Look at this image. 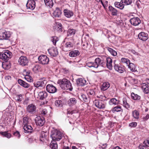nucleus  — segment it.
I'll return each instance as SVG.
<instances>
[{"instance_id": "obj_10", "label": "nucleus", "mask_w": 149, "mask_h": 149, "mask_svg": "<svg viewBox=\"0 0 149 149\" xmlns=\"http://www.w3.org/2000/svg\"><path fill=\"white\" fill-rule=\"evenodd\" d=\"M35 121L37 125L41 127L45 123L44 118L40 116L36 117L35 119Z\"/></svg>"}, {"instance_id": "obj_8", "label": "nucleus", "mask_w": 149, "mask_h": 149, "mask_svg": "<svg viewBox=\"0 0 149 149\" xmlns=\"http://www.w3.org/2000/svg\"><path fill=\"white\" fill-rule=\"evenodd\" d=\"M94 103L95 106L99 109H103L105 108V105L104 102L102 100H95L94 101Z\"/></svg>"}, {"instance_id": "obj_33", "label": "nucleus", "mask_w": 149, "mask_h": 149, "mask_svg": "<svg viewBox=\"0 0 149 149\" xmlns=\"http://www.w3.org/2000/svg\"><path fill=\"white\" fill-rule=\"evenodd\" d=\"M64 103L61 100H56L55 102V105L57 107H63Z\"/></svg>"}, {"instance_id": "obj_57", "label": "nucleus", "mask_w": 149, "mask_h": 149, "mask_svg": "<svg viewBox=\"0 0 149 149\" xmlns=\"http://www.w3.org/2000/svg\"><path fill=\"white\" fill-rule=\"evenodd\" d=\"M143 143L146 146L149 147V139H148L144 141Z\"/></svg>"}, {"instance_id": "obj_32", "label": "nucleus", "mask_w": 149, "mask_h": 149, "mask_svg": "<svg viewBox=\"0 0 149 149\" xmlns=\"http://www.w3.org/2000/svg\"><path fill=\"white\" fill-rule=\"evenodd\" d=\"M114 5L116 7L121 10H122L124 7V4L121 2H116L114 3Z\"/></svg>"}, {"instance_id": "obj_63", "label": "nucleus", "mask_w": 149, "mask_h": 149, "mask_svg": "<svg viewBox=\"0 0 149 149\" xmlns=\"http://www.w3.org/2000/svg\"><path fill=\"white\" fill-rule=\"evenodd\" d=\"M99 1H100L101 3H102V5L103 6L104 8H105V7H107V5L105 4H104L103 1H102V0H99Z\"/></svg>"}, {"instance_id": "obj_55", "label": "nucleus", "mask_w": 149, "mask_h": 149, "mask_svg": "<svg viewBox=\"0 0 149 149\" xmlns=\"http://www.w3.org/2000/svg\"><path fill=\"white\" fill-rule=\"evenodd\" d=\"M22 96L21 95H18L16 97V100L19 102H20L22 100Z\"/></svg>"}, {"instance_id": "obj_59", "label": "nucleus", "mask_w": 149, "mask_h": 149, "mask_svg": "<svg viewBox=\"0 0 149 149\" xmlns=\"http://www.w3.org/2000/svg\"><path fill=\"white\" fill-rule=\"evenodd\" d=\"M47 111L46 109H43L41 112L42 114L45 115L47 114Z\"/></svg>"}, {"instance_id": "obj_58", "label": "nucleus", "mask_w": 149, "mask_h": 149, "mask_svg": "<svg viewBox=\"0 0 149 149\" xmlns=\"http://www.w3.org/2000/svg\"><path fill=\"white\" fill-rule=\"evenodd\" d=\"M137 125V123L136 122H133L131 123H130L129 124V126H131L132 127H136Z\"/></svg>"}, {"instance_id": "obj_42", "label": "nucleus", "mask_w": 149, "mask_h": 149, "mask_svg": "<svg viewBox=\"0 0 149 149\" xmlns=\"http://www.w3.org/2000/svg\"><path fill=\"white\" fill-rule=\"evenodd\" d=\"M131 95L132 98L135 100H139L141 98V97L140 96L133 92L131 93Z\"/></svg>"}, {"instance_id": "obj_2", "label": "nucleus", "mask_w": 149, "mask_h": 149, "mask_svg": "<svg viewBox=\"0 0 149 149\" xmlns=\"http://www.w3.org/2000/svg\"><path fill=\"white\" fill-rule=\"evenodd\" d=\"M51 136L52 140L59 141L61 139L62 135L61 132L59 131L53 129L51 132Z\"/></svg>"}, {"instance_id": "obj_64", "label": "nucleus", "mask_w": 149, "mask_h": 149, "mask_svg": "<svg viewBox=\"0 0 149 149\" xmlns=\"http://www.w3.org/2000/svg\"><path fill=\"white\" fill-rule=\"evenodd\" d=\"M70 147L69 146H63V149H70Z\"/></svg>"}, {"instance_id": "obj_54", "label": "nucleus", "mask_w": 149, "mask_h": 149, "mask_svg": "<svg viewBox=\"0 0 149 149\" xmlns=\"http://www.w3.org/2000/svg\"><path fill=\"white\" fill-rule=\"evenodd\" d=\"M62 26L61 24L58 23L57 24V31L59 32H61L62 31Z\"/></svg>"}, {"instance_id": "obj_29", "label": "nucleus", "mask_w": 149, "mask_h": 149, "mask_svg": "<svg viewBox=\"0 0 149 149\" xmlns=\"http://www.w3.org/2000/svg\"><path fill=\"white\" fill-rule=\"evenodd\" d=\"M79 54L78 50L71 51L69 52V56L71 57H75L79 55Z\"/></svg>"}, {"instance_id": "obj_56", "label": "nucleus", "mask_w": 149, "mask_h": 149, "mask_svg": "<svg viewBox=\"0 0 149 149\" xmlns=\"http://www.w3.org/2000/svg\"><path fill=\"white\" fill-rule=\"evenodd\" d=\"M14 135L18 138H19L20 136V134L19 133L18 131H16L14 132L13 134Z\"/></svg>"}, {"instance_id": "obj_5", "label": "nucleus", "mask_w": 149, "mask_h": 149, "mask_svg": "<svg viewBox=\"0 0 149 149\" xmlns=\"http://www.w3.org/2000/svg\"><path fill=\"white\" fill-rule=\"evenodd\" d=\"M39 63L42 65L48 64L49 60V58L45 55H40L38 58Z\"/></svg>"}, {"instance_id": "obj_34", "label": "nucleus", "mask_w": 149, "mask_h": 149, "mask_svg": "<svg viewBox=\"0 0 149 149\" xmlns=\"http://www.w3.org/2000/svg\"><path fill=\"white\" fill-rule=\"evenodd\" d=\"M133 117L136 119H138L139 118V113L138 111L134 110L132 112Z\"/></svg>"}, {"instance_id": "obj_30", "label": "nucleus", "mask_w": 149, "mask_h": 149, "mask_svg": "<svg viewBox=\"0 0 149 149\" xmlns=\"http://www.w3.org/2000/svg\"><path fill=\"white\" fill-rule=\"evenodd\" d=\"M120 102L119 100H117L115 98H113L110 100L109 103L110 105H116L119 104Z\"/></svg>"}, {"instance_id": "obj_17", "label": "nucleus", "mask_w": 149, "mask_h": 149, "mask_svg": "<svg viewBox=\"0 0 149 149\" xmlns=\"http://www.w3.org/2000/svg\"><path fill=\"white\" fill-rule=\"evenodd\" d=\"M48 52L50 55L52 56H56L58 54L57 49L54 47L48 49Z\"/></svg>"}, {"instance_id": "obj_37", "label": "nucleus", "mask_w": 149, "mask_h": 149, "mask_svg": "<svg viewBox=\"0 0 149 149\" xmlns=\"http://www.w3.org/2000/svg\"><path fill=\"white\" fill-rule=\"evenodd\" d=\"M56 141L52 140L51 141L50 147L52 149H56L58 147Z\"/></svg>"}, {"instance_id": "obj_40", "label": "nucleus", "mask_w": 149, "mask_h": 149, "mask_svg": "<svg viewBox=\"0 0 149 149\" xmlns=\"http://www.w3.org/2000/svg\"><path fill=\"white\" fill-rule=\"evenodd\" d=\"M127 66L131 71L135 72L136 71V67L134 64L130 62Z\"/></svg>"}, {"instance_id": "obj_14", "label": "nucleus", "mask_w": 149, "mask_h": 149, "mask_svg": "<svg viewBox=\"0 0 149 149\" xmlns=\"http://www.w3.org/2000/svg\"><path fill=\"white\" fill-rule=\"evenodd\" d=\"M18 62L20 65L25 66L27 65L28 62V61L26 57L22 56L19 59Z\"/></svg>"}, {"instance_id": "obj_53", "label": "nucleus", "mask_w": 149, "mask_h": 149, "mask_svg": "<svg viewBox=\"0 0 149 149\" xmlns=\"http://www.w3.org/2000/svg\"><path fill=\"white\" fill-rule=\"evenodd\" d=\"M25 79L29 82H31L33 80L32 77L30 75L26 74L25 77Z\"/></svg>"}, {"instance_id": "obj_11", "label": "nucleus", "mask_w": 149, "mask_h": 149, "mask_svg": "<svg viewBox=\"0 0 149 149\" xmlns=\"http://www.w3.org/2000/svg\"><path fill=\"white\" fill-rule=\"evenodd\" d=\"M47 91L50 93H54L57 91L56 87L52 84H48L46 87Z\"/></svg>"}, {"instance_id": "obj_19", "label": "nucleus", "mask_w": 149, "mask_h": 149, "mask_svg": "<svg viewBox=\"0 0 149 149\" xmlns=\"http://www.w3.org/2000/svg\"><path fill=\"white\" fill-rule=\"evenodd\" d=\"M73 47L72 44L70 42H66L63 48V50L65 52L70 51Z\"/></svg>"}, {"instance_id": "obj_22", "label": "nucleus", "mask_w": 149, "mask_h": 149, "mask_svg": "<svg viewBox=\"0 0 149 149\" xmlns=\"http://www.w3.org/2000/svg\"><path fill=\"white\" fill-rule=\"evenodd\" d=\"M109 11L111 13L112 15L113 16H116L118 14V11L115 8L111 6L109 7Z\"/></svg>"}, {"instance_id": "obj_18", "label": "nucleus", "mask_w": 149, "mask_h": 149, "mask_svg": "<svg viewBox=\"0 0 149 149\" xmlns=\"http://www.w3.org/2000/svg\"><path fill=\"white\" fill-rule=\"evenodd\" d=\"M139 38L143 41L146 40L148 38V34L146 33L141 32L138 35Z\"/></svg>"}, {"instance_id": "obj_7", "label": "nucleus", "mask_w": 149, "mask_h": 149, "mask_svg": "<svg viewBox=\"0 0 149 149\" xmlns=\"http://www.w3.org/2000/svg\"><path fill=\"white\" fill-rule=\"evenodd\" d=\"M9 32L0 30V40L8 39L10 36Z\"/></svg>"}, {"instance_id": "obj_31", "label": "nucleus", "mask_w": 149, "mask_h": 149, "mask_svg": "<svg viewBox=\"0 0 149 149\" xmlns=\"http://www.w3.org/2000/svg\"><path fill=\"white\" fill-rule=\"evenodd\" d=\"M77 102V100L74 98H70L68 104L70 106L75 105Z\"/></svg>"}, {"instance_id": "obj_4", "label": "nucleus", "mask_w": 149, "mask_h": 149, "mask_svg": "<svg viewBox=\"0 0 149 149\" xmlns=\"http://www.w3.org/2000/svg\"><path fill=\"white\" fill-rule=\"evenodd\" d=\"M39 80V81L35 82L34 83V86L37 88L40 87H43L45 86L47 83V81L45 77H43L40 78Z\"/></svg>"}, {"instance_id": "obj_3", "label": "nucleus", "mask_w": 149, "mask_h": 149, "mask_svg": "<svg viewBox=\"0 0 149 149\" xmlns=\"http://www.w3.org/2000/svg\"><path fill=\"white\" fill-rule=\"evenodd\" d=\"M12 54L8 50H5L3 52L0 53V58L3 61H7L11 57Z\"/></svg>"}, {"instance_id": "obj_26", "label": "nucleus", "mask_w": 149, "mask_h": 149, "mask_svg": "<svg viewBox=\"0 0 149 149\" xmlns=\"http://www.w3.org/2000/svg\"><path fill=\"white\" fill-rule=\"evenodd\" d=\"M18 83L25 88H28L30 86V85L22 80L19 79L18 81Z\"/></svg>"}, {"instance_id": "obj_62", "label": "nucleus", "mask_w": 149, "mask_h": 149, "mask_svg": "<svg viewBox=\"0 0 149 149\" xmlns=\"http://www.w3.org/2000/svg\"><path fill=\"white\" fill-rule=\"evenodd\" d=\"M147 146L140 145L139 146V149H147Z\"/></svg>"}, {"instance_id": "obj_46", "label": "nucleus", "mask_w": 149, "mask_h": 149, "mask_svg": "<svg viewBox=\"0 0 149 149\" xmlns=\"http://www.w3.org/2000/svg\"><path fill=\"white\" fill-rule=\"evenodd\" d=\"M76 30L73 29H69L68 31L67 35L68 36L74 35Z\"/></svg>"}, {"instance_id": "obj_27", "label": "nucleus", "mask_w": 149, "mask_h": 149, "mask_svg": "<svg viewBox=\"0 0 149 149\" xmlns=\"http://www.w3.org/2000/svg\"><path fill=\"white\" fill-rule=\"evenodd\" d=\"M107 66L110 70H111L112 68V60L110 58H106Z\"/></svg>"}, {"instance_id": "obj_51", "label": "nucleus", "mask_w": 149, "mask_h": 149, "mask_svg": "<svg viewBox=\"0 0 149 149\" xmlns=\"http://www.w3.org/2000/svg\"><path fill=\"white\" fill-rule=\"evenodd\" d=\"M87 93L88 95H91L94 96L95 95V92L94 90L93 89H89L87 91Z\"/></svg>"}, {"instance_id": "obj_43", "label": "nucleus", "mask_w": 149, "mask_h": 149, "mask_svg": "<svg viewBox=\"0 0 149 149\" xmlns=\"http://www.w3.org/2000/svg\"><path fill=\"white\" fill-rule=\"evenodd\" d=\"M30 119H29L28 117H25L23 118V125L24 126L29 125V122Z\"/></svg>"}, {"instance_id": "obj_24", "label": "nucleus", "mask_w": 149, "mask_h": 149, "mask_svg": "<svg viewBox=\"0 0 149 149\" xmlns=\"http://www.w3.org/2000/svg\"><path fill=\"white\" fill-rule=\"evenodd\" d=\"M61 11L60 8H57L53 13V15L55 17H59L61 16Z\"/></svg>"}, {"instance_id": "obj_12", "label": "nucleus", "mask_w": 149, "mask_h": 149, "mask_svg": "<svg viewBox=\"0 0 149 149\" xmlns=\"http://www.w3.org/2000/svg\"><path fill=\"white\" fill-rule=\"evenodd\" d=\"M36 109V107L34 104H30L27 106L26 111L30 113L33 114L35 112Z\"/></svg>"}, {"instance_id": "obj_21", "label": "nucleus", "mask_w": 149, "mask_h": 149, "mask_svg": "<svg viewBox=\"0 0 149 149\" xmlns=\"http://www.w3.org/2000/svg\"><path fill=\"white\" fill-rule=\"evenodd\" d=\"M63 12L64 15L68 18H70L73 15V12L67 9H64Z\"/></svg>"}, {"instance_id": "obj_61", "label": "nucleus", "mask_w": 149, "mask_h": 149, "mask_svg": "<svg viewBox=\"0 0 149 149\" xmlns=\"http://www.w3.org/2000/svg\"><path fill=\"white\" fill-rule=\"evenodd\" d=\"M149 118V115L147 114L146 115L143 117V119L144 121H146Z\"/></svg>"}, {"instance_id": "obj_47", "label": "nucleus", "mask_w": 149, "mask_h": 149, "mask_svg": "<svg viewBox=\"0 0 149 149\" xmlns=\"http://www.w3.org/2000/svg\"><path fill=\"white\" fill-rule=\"evenodd\" d=\"M123 111V109L121 108L120 106H118L114 107L113 110V111L114 112L115 111L116 112H122Z\"/></svg>"}, {"instance_id": "obj_45", "label": "nucleus", "mask_w": 149, "mask_h": 149, "mask_svg": "<svg viewBox=\"0 0 149 149\" xmlns=\"http://www.w3.org/2000/svg\"><path fill=\"white\" fill-rule=\"evenodd\" d=\"M121 61L122 63L125 64L127 66L130 63V61L129 59L124 58H122Z\"/></svg>"}, {"instance_id": "obj_15", "label": "nucleus", "mask_w": 149, "mask_h": 149, "mask_svg": "<svg viewBox=\"0 0 149 149\" xmlns=\"http://www.w3.org/2000/svg\"><path fill=\"white\" fill-rule=\"evenodd\" d=\"M76 83L79 86H83L87 84V82L84 78H79L76 80Z\"/></svg>"}, {"instance_id": "obj_35", "label": "nucleus", "mask_w": 149, "mask_h": 149, "mask_svg": "<svg viewBox=\"0 0 149 149\" xmlns=\"http://www.w3.org/2000/svg\"><path fill=\"white\" fill-rule=\"evenodd\" d=\"M46 5L51 8L53 5V3L52 0H44Z\"/></svg>"}, {"instance_id": "obj_44", "label": "nucleus", "mask_w": 149, "mask_h": 149, "mask_svg": "<svg viewBox=\"0 0 149 149\" xmlns=\"http://www.w3.org/2000/svg\"><path fill=\"white\" fill-rule=\"evenodd\" d=\"M0 133L3 137H6L8 138H9L11 136V134L8 133L7 132H1Z\"/></svg>"}, {"instance_id": "obj_6", "label": "nucleus", "mask_w": 149, "mask_h": 149, "mask_svg": "<svg viewBox=\"0 0 149 149\" xmlns=\"http://www.w3.org/2000/svg\"><path fill=\"white\" fill-rule=\"evenodd\" d=\"M116 61L115 60L113 62L114 64V68L115 70L120 73H122L125 71V68L124 66L116 64Z\"/></svg>"}, {"instance_id": "obj_49", "label": "nucleus", "mask_w": 149, "mask_h": 149, "mask_svg": "<svg viewBox=\"0 0 149 149\" xmlns=\"http://www.w3.org/2000/svg\"><path fill=\"white\" fill-rule=\"evenodd\" d=\"M2 66L3 68L5 69H8L10 68V65L7 63L3 62Z\"/></svg>"}, {"instance_id": "obj_36", "label": "nucleus", "mask_w": 149, "mask_h": 149, "mask_svg": "<svg viewBox=\"0 0 149 149\" xmlns=\"http://www.w3.org/2000/svg\"><path fill=\"white\" fill-rule=\"evenodd\" d=\"M110 86L108 82L104 83L102 86L101 89L103 91L107 90Z\"/></svg>"}, {"instance_id": "obj_9", "label": "nucleus", "mask_w": 149, "mask_h": 149, "mask_svg": "<svg viewBox=\"0 0 149 149\" xmlns=\"http://www.w3.org/2000/svg\"><path fill=\"white\" fill-rule=\"evenodd\" d=\"M37 98L41 100H43L47 97V93L45 91H40L38 93L37 95H35Z\"/></svg>"}, {"instance_id": "obj_16", "label": "nucleus", "mask_w": 149, "mask_h": 149, "mask_svg": "<svg viewBox=\"0 0 149 149\" xmlns=\"http://www.w3.org/2000/svg\"><path fill=\"white\" fill-rule=\"evenodd\" d=\"M26 7L28 9L33 10L35 8V3L33 0H29L26 4Z\"/></svg>"}, {"instance_id": "obj_50", "label": "nucleus", "mask_w": 149, "mask_h": 149, "mask_svg": "<svg viewBox=\"0 0 149 149\" xmlns=\"http://www.w3.org/2000/svg\"><path fill=\"white\" fill-rule=\"evenodd\" d=\"M80 99L82 101H84L85 102L87 101L88 98L84 94H81L80 97Z\"/></svg>"}, {"instance_id": "obj_13", "label": "nucleus", "mask_w": 149, "mask_h": 149, "mask_svg": "<svg viewBox=\"0 0 149 149\" xmlns=\"http://www.w3.org/2000/svg\"><path fill=\"white\" fill-rule=\"evenodd\" d=\"M130 22L132 25L136 26L139 24L141 21L139 18L134 17L130 19Z\"/></svg>"}, {"instance_id": "obj_23", "label": "nucleus", "mask_w": 149, "mask_h": 149, "mask_svg": "<svg viewBox=\"0 0 149 149\" xmlns=\"http://www.w3.org/2000/svg\"><path fill=\"white\" fill-rule=\"evenodd\" d=\"M23 128L24 132L26 133H31L33 131V128L29 125L24 126Z\"/></svg>"}, {"instance_id": "obj_60", "label": "nucleus", "mask_w": 149, "mask_h": 149, "mask_svg": "<svg viewBox=\"0 0 149 149\" xmlns=\"http://www.w3.org/2000/svg\"><path fill=\"white\" fill-rule=\"evenodd\" d=\"M101 145H100V146H101V148L102 149H105L107 147V144L106 143H105L104 144H101Z\"/></svg>"}, {"instance_id": "obj_39", "label": "nucleus", "mask_w": 149, "mask_h": 149, "mask_svg": "<svg viewBox=\"0 0 149 149\" xmlns=\"http://www.w3.org/2000/svg\"><path fill=\"white\" fill-rule=\"evenodd\" d=\"M33 70L35 73L40 71H41V66L39 65H36L33 67Z\"/></svg>"}, {"instance_id": "obj_38", "label": "nucleus", "mask_w": 149, "mask_h": 149, "mask_svg": "<svg viewBox=\"0 0 149 149\" xmlns=\"http://www.w3.org/2000/svg\"><path fill=\"white\" fill-rule=\"evenodd\" d=\"M123 106L128 109L130 107V106L129 104L127 102V100L126 98L124 97L123 99Z\"/></svg>"}, {"instance_id": "obj_52", "label": "nucleus", "mask_w": 149, "mask_h": 149, "mask_svg": "<svg viewBox=\"0 0 149 149\" xmlns=\"http://www.w3.org/2000/svg\"><path fill=\"white\" fill-rule=\"evenodd\" d=\"M51 41L54 45H56V42L58 40V38L56 36L52 37L51 39Z\"/></svg>"}, {"instance_id": "obj_48", "label": "nucleus", "mask_w": 149, "mask_h": 149, "mask_svg": "<svg viewBox=\"0 0 149 149\" xmlns=\"http://www.w3.org/2000/svg\"><path fill=\"white\" fill-rule=\"evenodd\" d=\"M121 2H122L124 5H129L132 2V0H121Z\"/></svg>"}, {"instance_id": "obj_28", "label": "nucleus", "mask_w": 149, "mask_h": 149, "mask_svg": "<svg viewBox=\"0 0 149 149\" xmlns=\"http://www.w3.org/2000/svg\"><path fill=\"white\" fill-rule=\"evenodd\" d=\"M96 63L98 65V67L99 66H103L104 64V63L103 62V60L99 58H96L95 60Z\"/></svg>"}, {"instance_id": "obj_41", "label": "nucleus", "mask_w": 149, "mask_h": 149, "mask_svg": "<svg viewBox=\"0 0 149 149\" xmlns=\"http://www.w3.org/2000/svg\"><path fill=\"white\" fill-rule=\"evenodd\" d=\"M106 48L110 52V53L113 56H115L117 55V53L116 52L112 49L109 47H107Z\"/></svg>"}, {"instance_id": "obj_1", "label": "nucleus", "mask_w": 149, "mask_h": 149, "mask_svg": "<svg viewBox=\"0 0 149 149\" xmlns=\"http://www.w3.org/2000/svg\"><path fill=\"white\" fill-rule=\"evenodd\" d=\"M58 83L62 89L64 90L70 89L71 84L70 81L65 79H63L59 81Z\"/></svg>"}, {"instance_id": "obj_25", "label": "nucleus", "mask_w": 149, "mask_h": 149, "mask_svg": "<svg viewBox=\"0 0 149 149\" xmlns=\"http://www.w3.org/2000/svg\"><path fill=\"white\" fill-rule=\"evenodd\" d=\"M86 65L88 67L92 68H98V65L96 63L95 61L94 62H89L86 63Z\"/></svg>"}, {"instance_id": "obj_20", "label": "nucleus", "mask_w": 149, "mask_h": 149, "mask_svg": "<svg viewBox=\"0 0 149 149\" xmlns=\"http://www.w3.org/2000/svg\"><path fill=\"white\" fill-rule=\"evenodd\" d=\"M141 88L143 92L146 94L149 93V86L145 83L141 84Z\"/></svg>"}]
</instances>
